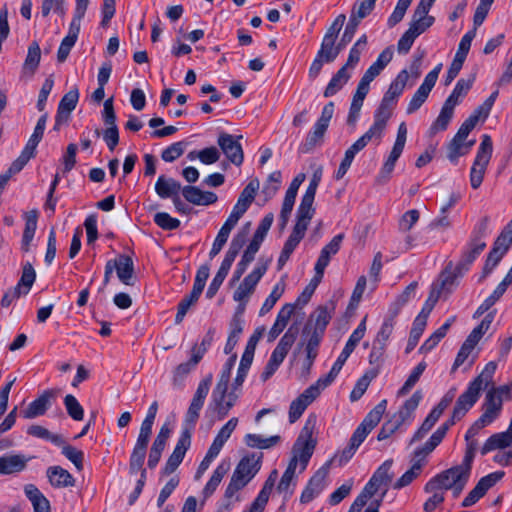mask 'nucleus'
<instances>
[{"label":"nucleus","instance_id":"f257e3e1","mask_svg":"<svg viewBox=\"0 0 512 512\" xmlns=\"http://www.w3.org/2000/svg\"><path fill=\"white\" fill-rule=\"evenodd\" d=\"M496 368L497 365L494 362L486 364L482 372L468 384L467 389L456 400L451 418L442 423L422 447H419L414 451L412 457L413 460H421L422 466L425 464L426 456L443 441L448 430L455 424V422L462 419L476 404L481 391L486 389L492 383Z\"/></svg>","mask_w":512,"mask_h":512},{"label":"nucleus","instance_id":"f03ea898","mask_svg":"<svg viewBox=\"0 0 512 512\" xmlns=\"http://www.w3.org/2000/svg\"><path fill=\"white\" fill-rule=\"evenodd\" d=\"M212 380L213 376L210 373L198 384L196 392L186 412L183 429L172 454L169 456L165 466L162 469V474L170 475L174 473L182 463L186 452L190 448L192 431L194 430L199 419L200 411L209 393Z\"/></svg>","mask_w":512,"mask_h":512},{"label":"nucleus","instance_id":"7ed1b4c3","mask_svg":"<svg viewBox=\"0 0 512 512\" xmlns=\"http://www.w3.org/2000/svg\"><path fill=\"white\" fill-rule=\"evenodd\" d=\"M488 227V216H484L475 224L470 234L469 240L462 249L460 259L454 270L452 272H448V269L452 267V262H450L443 272L442 276L444 278L441 284L442 288L453 285L458 277L463 276L467 271L470 270L471 265L486 247L485 238L488 235Z\"/></svg>","mask_w":512,"mask_h":512},{"label":"nucleus","instance_id":"20e7f679","mask_svg":"<svg viewBox=\"0 0 512 512\" xmlns=\"http://www.w3.org/2000/svg\"><path fill=\"white\" fill-rule=\"evenodd\" d=\"M316 422V415L308 416L301 433L292 447V458L289 464H293L294 462L296 468L299 465L300 473L307 468L316 446V440L312 437Z\"/></svg>","mask_w":512,"mask_h":512},{"label":"nucleus","instance_id":"39448f33","mask_svg":"<svg viewBox=\"0 0 512 512\" xmlns=\"http://www.w3.org/2000/svg\"><path fill=\"white\" fill-rule=\"evenodd\" d=\"M492 151V140L489 135L484 134L470 170V184L473 189L481 186Z\"/></svg>","mask_w":512,"mask_h":512},{"label":"nucleus","instance_id":"423d86ee","mask_svg":"<svg viewBox=\"0 0 512 512\" xmlns=\"http://www.w3.org/2000/svg\"><path fill=\"white\" fill-rule=\"evenodd\" d=\"M259 189V181L251 180L240 193L236 204L234 205L230 215L224 222L230 228H234L240 218L246 213L250 205L255 199Z\"/></svg>","mask_w":512,"mask_h":512},{"label":"nucleus","instance_id":"0eeeda50","mask_svg":"<svg viewBox=\"0 0 512 512\" xmlns=\"http://www.w3.org/2000/svg\"><path fill=\"white\" fill-rule=\"evenodd\" d=\"M331 315L326 307H319L308 320L303 329V335L307 336V341L320 344Z\"/></svg>","mask_w":512,"mask_h":512},{"label":"nucleus","instance_id":"6e6552de","mask_svg":"<svg viewBox=\"0 0 512 512\" xmlns=\"http://www.w3.org/2000/svg\"><path fill=\"white\" fill-rule=\"evenodd\" d=\"M326 387L319 384L317 380L314 384L305 389L296 399H294L289 407V422H296L304 413L306 408L320 395L321 391Z\"/></svg>","mask_w":512,"mask_h":512},{"label":"nucleus","instance_id":"1a4fd4ad","mask_svg":"<svg viewBox=\"0 0 512 512\" xmlns=\"http://www.w3.org/2000/svg\"><path fill=\"white\" fill-rule=\"evenodd\" d=\"M242 135L234 136L227 132H221L217 139V144L226 158L235 166L242 165L244 153L239 140Z\"/></svg>","mask_w":512,"mask_h":512},{"label":"nucleus","instance_id":"9d476101","mask_svg":"<svg viewBox=\"0 0 512 512\" xmlns=\"http://www.w3.org/2000/svg\"><path fill=\"white\" fill-rule=\"evenodd\" d=\"M505 476L504 471H495L482 477L475 487L468 493L462 501V507L467 508L478 502L487 491L496 485Z\"/></svg>","mask_w":512,"mask_h":512},{"label":"nucleus","instance_id":"9b49d317","mask_svg":"<svg viewBox=\"0 0 512 512\" xmlns=\"http://www.w3.org/2000/svg\"><path fill=\"white\" fill-rule=\"evenodd\" d=\"M268 269L267 263L257 265L241 282L233 294V299L237 302H243L254 292L258 282L264 276Z\"/></svg>","mask_w":512,"mask_h":512},{"label":"nucleus","instance_id":"f8f14e48","mask_svg":"<svg viewBox=\"0 0 512 512\" xmlns=\"http://www.w3.org/2000/svg\"><path fill=\"white\" fill-rule=\"evenodd\" d=\"M467 469V476L470 477L471 469L469 466H466L463 462L460 465L453 466L433 477L429 480L424 490L427 493H431L434 490H442L444 489V484H449L454 482L457 479V476L464 473Z\"/></svg>","mask_w":512,"mask_h":512},{"label":"nucleus","instance_id":"ddd939ff","mask_svg":"<svg viewBox=\"0 0 512 512\" xmlns=\"http://www.w3.org/2000/svg\"><path fill=\"white\" fill-rule=\"evenodd\" d=\"M79 100V91L75 87L69 90L60 100L55 115L54 129L59 130L61 125L66 124L71 112L76 108Z\"/></svg>","mask_w":512,"mask_h":512},{"label":"nucleus","instance_id":"4468645a","mask_svg":"<svg viewBox=\"0 0 512 512\" xmlns=\"http://www.w3.org/2000/svg\"><path fill=\"white\" fill-rule=\"evenodd\" d=\"M328 465L319 468L308 481L307 486L302 491L300 502L307 504L318 496L325 488V480L328 475Z\"/></svg>","mask_w":512,"mask_h":512},{"label":"nucleus","instance_id":"2eb2a0df","mask_svg":"<svg viewBox=\"0 0 512 512\" xmlns=\"http://www.w3.org/2000/svg\"><path fill=\"white\" fill-rule=\"evenodd\" d=\"M248 483L249 481H247L244 477H241L237 473L233 472L230 482L226 487L223 502L218 508V512H230L233 508L232 498L236 496L235 501H240V497L236 494Z\"/></svg>","mask_w":512,"mask_h":512},{"label":"nucleus","instance_id":"dca6fc26","mask_svg":"<svg viewBox=\"0 0 512 512\" xmlns=\"http://www.w3.org/2000/svg\"><path fill=\"white\" fill-rule=\"evenodd\" d=\"M54 397L55 394L52 390H45L21 412L22 417L25 419H33L44 415L51 406V400Z\"/></svg>","mask_w":512,"mask_h":512},{"label":"nucleus","instance_id":"f3484780","mask_svg":"<svg viewBox=\"0 0 512 512\" xmlns=\"http://www.w3.org/2000/svg\"><path fill=\"white\" fill-rule=\"evenodd\" d=\"M182 195L186 201L198 206H208L214 204L218 200V197L214 192L203 191L192 185L184 186L182 188Z\"/></svg>","mask_w":512,"mask_h":512},{"label":"nucleus","instance_id":"a211bd4d","mask_svg":"<svg viewBox=\"0 0 512 512\" xmlns=\"http://www.w3.org/2000/svg\"><path fill=\"white\" fill-rule=\"evenodd\" d=\"M298 330L292 326L282 336L277 346L273 350L269 360L278 366L282 364L292 345L297 338Z\"/></svg>","mask_w":512,"mask_h":512},{"label":"nucleus","instance_id":"6ab92c4d","mask_svg":"<svg viewBox=\"0 0 512 512\" xmlns=\"http://www.w3.org/2000/svg\"><path fill=\"white\" fill-rule=\"evenodd\" d=\"M32 457L22 454H6L0 457V475L22 472Z\"/></svg>","mask_w":512,"mask_h":512},{"label":"nucleus","instance_id":"aec40b11","mask_svg":"<svg viewBox=\"0 0 512 512\" xmlns=\"http://www.w3.org/2000/svg\"><path fill=\"white\" fill-rule=\"evenodd\" d=\"M502 409L503 404L501 403L500 398L488 389L482 403L483 412L480 416L481 421L487 422L490 425L500 416Z\"/></svg>","mask_w":512,"mask_h":512},{"label":"nucleus","instance_id":"412c9836","mask_svg":"<svg viewBox=\"0 0 512 512\" xmlns=\"http://www.w3.org/2000/svg\"><path fill=\"white\" fill-rule=\"evenodd\" d=\"M430 9V7L418 3L417 7L414 10L413 18L409 25V28L417 36L425 32L429 27L433 25L435 21V18L433 16L428 15Z\"/></svg>","mask_w":512,"mask_h":512},{"label":"nucleus","instance_id":"4be33fe9","mask_svg":"<svg viewBox=\"0 0 512 512\" xmlns=\"http://www.w3.org/2000/svg\"><path fill=\"white\" fill-rule=\"evenodd\" d=\"M262 457V453L243 457L237 464L234 472L250 482L261 468Z\"/></svg>","mask_w":512,"mask_h":512},{"label":"nucleus","instance_id":"5701e85b","mask_svg":"<svg viewBox=\"0 0 512 512\" xmlns=\"http://www.w3.org/2000/svg\"><path fill=\"white\" fill-rule=\"evenodd\" d=\"M46 475L50 485L54 488L73 487L76 482L72 474L61 466L48 467Z\"/></svg>","mask_w":512,"mask_h":512},{"label":"nucleus","instance_id":"b1692460","mask_svg":"<svg viewBox=\"0 0 512 512\" xmlns=\"http://www.w3.org/2000/svg\"><path fill=\"white\" fill-rule=\"evenodd\" d=\"M115 261L116 273L119 280L128 286H133L135 282L134 277V263L130 256L121 254L116 259H112Z\"/></svg>","mask_w":512,"mask_h":512},{"label":"nucleus","instance_id":"393cba45","mask_svg":"<svg viewBox=\"0 0 512 512\" xmlns=\"http://www.w3.org/2000/svg\"><path fill=\"white\" fill-rule=\"evenodd\" d=\"M369 92V84L360 80L350 105L347 123L354 125L359 118L364 99Z\"/></svg>","mask_w":512,"mask_h":512},{"label":"nucleus","instance_id":"a878e982","mask_svg":"<svg viewBox=\"0 0 512 512\" xmlns=\"http://www.w3.org/2000/svg\"><path fill=\"white\" fill-rule=\"evenodd\" d=\"M155 192L162 199H174L182 192V187L177 180L160 175L155 183Z\"/></svg>","mask_w":512,"mask_h":512},{"label":"nucleus","instance_id":"bb28decb","mask_svg":"<svg viewBox=\"0 0 512 512\" xmlns=\"http://www.w3.org/2000/svg\"><path fill=\"white\" fill-rule=\"evenodd\" d=\"M393 51L391 47L385 48L378 56L377 60L365 71L360 80L370 83L381 73V71L391 62Z\"/></svg>","mask_w":512,"mask_h":512},{"label":"nucleus","instance_id":"cd10ccee","mask_svg":"<svg viewBox=\"0 0 512 512\" xmlns=\"http://www.w3.org/2000/svg\"><path fill=\"white\" fill-rule=\"evenodd\" d=\"M24 493L33 506L34 512H50L51 506L45 495L34 485L24 486Z\"/></svg>","mask_w":512,"mask_h":512},{"label":"nucleus","instance_id":"c85d7f7f","mask_svg":"<svg viewBox=\"0 0 512 512\" xmlns=\"http://www.w3.org/2000/svg\"><path fill=\"white\" fill-rule=\"evenodd\" d=\"M295 305L294 304H285L277 314L276 320L271 327L268 335L269 341H274L280 333L287 326L292 314L294 313Z\"/></svg>","mask_w":512,"mask_h":512},{"label":"nucleus","instance_id":"c756f323","mask_svg":"<svg viewBox=\"0 0 512 512\" xmlns=\"http://www.w3.org/2000/svg\"><path fill=\"white\" fill-rule=\"evenodd\" d=\"M409 74L407 70H402L398 73L396 78L391 82L388 90L383 96V100L390 102L394 105L397 104L399 96L403 93L406 83L408 81Z\"/></svg>","mask_w":512,"mask_h":512},{"label":"nucleus","instance_id":"7c9ffc66","mask_svg":"<svg viewBox=\"0 0 512 512\" xmlns=\"http://www.w3.org/2000/svg\"><path fill=\"white\" fill-rule=\"evenodd\" d=\"M353 349L350 348L349 346H347L345 344L342 352L340 353V355L338 356V358L336 359V361L334 362L332 368L330 369L329 373L325 376H322L318 379L319 381V384H323L324 387H328L330 386L334 380L336 379V377L338 376V374L340 373L342 367L344 366L345 362L347 361V359L349 358V356L353 353Z\"/></svg>","mask_w":512,"mask_h":512},{"label":"nucleus","instance_id":"2f4dec72","mask_svg":"<svg viewBox=\"0 0 512 512\" xmlns=\"http://www.w3.org/2000/svg\"><path fill=\"white\" fill-rule=\"evenodd\" d=\"M427 324V315L424 314V309L414 319L409 339L406 346V353H410L418 344L420 337L422 336L424 329Z\"/></svg>","mask_w":512,"mask_h":512},{"label":"nucleus","instance_id":"473e14b6","mask_svg":"<svg viewBox=\"0 0 512 512\" xmlns=\"http://www.w3.org/2000/svg\"><path fill=\"white\" fill-rule=\"evenodd\" d=\"M41 59V49L37 42H32L27 51V55L22 67V73L32 76L38 68Z\"/></svg>","mask_w":512,"mask_h":512},{"label":"nucleus","instance_id":"72a5a7b5","mask_svg":"<svg viewBox=\"0 0 512 512\" xmlns=\"http://www.w3.org/2000/svg\"><path fill=\"white\" fill-rule=\"evenodd\" d=\"M202 292H203V289L193 285V288H192V291L190 292V294L186 295L178 303L177 313H176V316H175V323L176 324H180L183 321V319H184L185 315L187 314L189 308L198 301V299L201 296Z\"/></svg>","mask_w":512,"mask_h":512},{"label":"nucleus","instance_id":"f704fd0d","mask_svg":"<svg viewBox=\"0 0 512 512\" xmlns=\"http://www.w3.org/2000/svg\"><path fill=\"white\" fill-rule=\"evenodd\" d=\"M229 464L228 463H220L216 469L213 471L212 476L210 477L209 481L206 483L205 487L203 488L202 494L205 499L212 496V494L216 491L217 487L221 483L224 476L229 471Z\"/></svg>","mask_w":512,"mask_h":512},{"label":"nucleus","instance_id":"c9c22d12","mask_svg":"<svg viewBox=\"0 0 512 512\" xmlns=\"http://www.w3.org/2000/svg\"><path fill=\"white\" fill-rule=\"evenodd\" d=\"M454 107L444 103L438 117L431 124L429 128L430 135H435L438 132L445 131L454 115Z\"/></svg>","mask_w":512,"mask_h":512},{"label":"nucleus","instance_id":"e433bc0d","mask_svg":"<svg viewBox=\"0 0 512 512\" xmlns=\"http://www.w3.org/2000/svg\"><path fill=\"white\" fill-rule=\"evenodd\" d=\"M512 444V438L505 432L492 434L484 443L481 448V454L487 453L496 449H504Z\"/></svg>","mask_w":512,"mask_h":512},{"label":"nucleus","instance_id":"4c0bfd02","mask_svg":"<svg viewBox=\"0 0 512 512\" xmlns=\"http://www.w3.org/2000/svg\"><path fill=\"white\" fill-rule=\"evenodd\" d=\"M326 131L327 128L315 123L312 130L307 134L304 142L300 145V151L302 153L311 152L316 146L323 142Z\"/></svg>","mask_w":512,"mask_h":512},{"label":"nucleus","instance_id":"58836bf2","mask_svg":"<svg viewBox=\"0 0 512 512\" xmlns=\"http://www.w3.org/2000/svg\"><path fill=\"white\" fill-rule=\"evenodd\" d=\"M474 78L471 79H464L461 78L457 81L453 91L448 96V98L445 100L444 103L456 107L460 102L461 99L464 98L469 90L471 89L473 85Z\"/></svg>","mask_w":512,"mask_h":512},{"label":"nucleus","instance_id":"ea45409f","mask_svg":"<svg viewBox=\"0 0 512 512\" xmlns=\"http://www.w3.org/2000/svg\"><path fill=\"white\" fill-rule=\"evenodd\" d=\"M350 77L351 75L346 70V67H341L337 73L333 75L326 86L324 90V97L329 98L334 96L349 81Z\"/></svg>","mask_w":512,"mask_h":512},{"label":"nucleus","instance_id":"a19ab883","mask_svg":"<svg viewBox=\"0 0 512 512\" xmlns=\"http://www.w3.org/2000/svg\"><path fill=\"white\" fill-rule=\"evenodd\" d=\"M281 440L279 435L264 438L260 434L248 433L244 437L245 444L250 448L269 449L277 445Z\"/></svg>","mask_w":512,"mask_h":512},{"label":"nucleus","instance_id":"79ce46f5","mask_svg":"<svg viewBox=\"0 0 512 512\" xmlns=\"http://www.w3.org/2000/svg\"><path fill=\"white\" fill-rule=\"evenodd\" d=\"M36 279V272L31 263L26 262L22 267V275L17 285L14 287L21 294L27 295Z\"/></svg>","mask_w":512,"mask_h":512},{"label":"nucleus","instance_id":"37998d69","mask_svg":"<svg viewBox=\"0 0 512 512\" xmlns=\"http://www.w3.org/2000/svg\"><path fill=\"white\" fill-rule=\"evenodd\" d=\"M243 332V320L240 316L234 315L230 323V333L224 347L225 354H231L234 350L240 335Z\"/></svg>","mask_w":512,"mask_h":512},{"label":"nucleus","instance_id":"c03bdc74","mask_svg":"<svg viewBox=\"0 0 512 512\" xmlns=\"http://www.w3.org/2000/svg\"><path fill=\"white\" fill-rule=\"evenodd\" d=\"M386 408L387 400L383 399L365 416L360 425L364 426V428L371 432L381 421Z\"/></svg>","mask_w":512,"mask_h":512},{"label":"nucleus","instance_id":"a18cd8bd","mask_svg":"<svg viewBox=\"0 0 512 512\" xmlns=\"http://www.w3.org/2000/svg\"><path fill=\"white\" fill-rule=\"evenodd\" d=\"M454 318L448 319L442 326H440L419 348L420 353H428L445 337L449 330Z\"/></svg>","mask_w":512,"mask_h":512},{"label":"nucleus","instance_id":"49530a36","mask_svg":"<svg viewBox=\"0 0 512 512\" xmlns=\"http://www.w3.org/2000/svg\"><path fill=\"white\" fill-rule=\"evenodd\" d=\"M341 51L342 49L336 44V40L323 37L317 56L323 58L326 63H331L337 58Z\"/></svg>","mask_w":512,"mask_h":512},{"label":"nucleus","instance_id":"de8ad7c7","mask_svg":"<svg viewBox=\"0 0 512 512\" xmlns=\"http://www.w3.org/2000/svg\"><path fill=\"white\" fill-rule=\"evenodd\" d=\"M427 367V364L425 361H421L419 364H417L416 367L411 371L410 375L404 382L403 386L398 390L397 396H405L407 395L411 389L416 385V383L419 381L421 375L425 371Z\"/></svg>","mask_w":512,"mask_h":512},{"label":"nucleus","instance_id":"09e8293b","mask_svg":"<svg viewBox=\"0 0 512 512\" xmlns=\"http://www.w3.org/2000/svg\"><path fill=\"white\" fill-rule=\"evenodd\" d=\"M396 105L386 102L385 100H381L379 106L374 112V124L378 125L379 127L386 129L388 120L392 116V112L394 110Z\"/></svg>","mask_w":512,"mask_h":512},{"label":"nucleus","instance_id":"8fccbe9b","mask_svg":"<svg viewBox=\"0 0 512 512\" xmlns=\"http://www.w3.org/2000/svg\"><path fill=\"white\" fill-rule=\"evenodd\" d=\"M27 433L31 436L50 441L56 446H61L64 444V439L61 435L53 434L41 425H31L27 429Z\"/></svg>","mask_w":512,"mask_h":512},{"label":"nucleus","instance_id":"3c124183","mask_svg":"<svg viewBox=\"0 0 512 512\" xmlns=\"http://www.w3.org/2000/svg\"><path fill=\"white\" fill-rule=\"evenodd\" d=\"M441 417V414L438 411L432 409L430 413L427 415L419 429L414 433L411 438L410 444L417 442L425 437V435L433 428L436 422Z\"/></svg>","mask_w":512,"mask_h":512},{"label":"nucleus","instance_id":"603ef678","mask_svg":"<svg viewBox=\"0 0 512 512\" xmlns=\"http://www.w3.org/2000/svg\"><path fill=\"white\" fill-rule=\"evenodd\" d=\"M447 149V158L451 163L457 164L459 157L464 156L469 152V145H464V140L454 136L448 144Z\"/></svg>","mask_w":512,"mask_h":512},{"label":"nucleus","instance_id":"864d4df0","mask_svg":"<svg viewBox=\"0 0 512 512\" xmlns=\"http://www.w3.org/2000/svg\"><path fill=\"white\" fill-rule=\"evenodd\" d=\"M377 375L378 369H370L367 371L365 375L357 381L354 389L352 390L350 394L351 401L359 400L368 388L370 381L377 377Z\"/></svg>","mask_w":512,"mask_h":512},{"label":"nucleus","instance_id":"5fc2aeb1","mask_svg":"<svg viewBox=\"0 0 512 512\" xmlns=\"http://www.w3.org/2000/svg\"><path fill=\"white\" fill-rule=\"evenodd\" d=\"M377 0H357L354 4L350 18H354L357 22L367 17L374 9Z\"/></svg>","mask_w":512,"mask_h":512},{"label":"nucleus","instance_id":"6e6d98bb","mask_svg":"<svg viewBox=\"0 0 512 512\" xmlns=\"http://www.w3.org/2000/svg\"><path fill=\"white\" fill-rule=\"evenodd\" d=\"M393 460L388 459L384 461L372 475V479L375 480L380 486H384L385 490H388L389 483L392 481V474L390 469L392 467Z\"/></svg>","mask_w":512,"mask_h":512},{"label":"nucleus","instance_id":"4d7b16f0","mask_svg":"<svg viewBox=\"0 0 512 512\" xmlns=\"http://www.w3.org/2000/svg\"><path fill=\"white\" fill-rule=\"evenodd\" d=\"M79 33L76 31H73L71 29L68 30V34L63 38L61 41V44L58 48L57 52V60L59 62H64L67 57L69 56V53L73 46L75 45L77 39H78Z\"/></svg>","mask_w":512,"mask_h":512},{"label":"nucleus","instance_id":"13d9d810","mask_svg":"<svg viewBox=\"0 0 512 512\" xmlns=\"http://www.w3.org/2000/svg\"><path fill=\"white\" fill-rule=\"evenodd\" d=\"M494 319L493 313H488L484 319L481 321V323L475 327L472 332L468 335L466 340L476 346L482 336L486 333V331L489 329L492 321Z\"/></svg>","mask_w":512,"mask_h":512},{"label":"nucleus","instance_id":"bf43d9fd","mask_svg":"<svg viewBox=\"0 0 512 512\" xmlns=\"http://www.w3.org/2000/svg\"><path fill=\"white\" fill-rule=\"evenodd\" d=\"M412 466L406 471L394 484L395 489H401L407 485H409L420 473L422 469L421 460H411Z\"/></svg>","mask_w":512,"mask_h":512},{"label":"nucleus","instance_id":"052dcab7","mask_svg":"<svg viewBox=\"0 0 512 512\" xmlns=\"http://www.w3.org/2000/svg\"><path fill=\"white\" fill-rule=\"evenodd\" d=\"M284 290H285V284L282 281L277 283L273 287L271 293L265 299V301H264V303H263V305H262V307L260 309V315L261 316H263L266 313H268L274 307L276 302L281 298L282 294L284 293Z\"/></svg>","mask_w":512,"mask_h":512},{"label":"nucleus","instance_id":"680f3d73","mask_svg":"<svg viewBox=\"0 0 512 512\" xmlns=\"http://www.w3.org/2000/svg\"><path fill=\"white\" fill-rule=\"evenodd\" d=\"M64 405L68 415L75 421H81L84 417V409L75 396L68 394L64 398Z\"/></svg>","mask_w":512,"mask_h":512},{"label":"nucleus","instance_id":"e2e57ef3","mask_svg":"<svg viewBox=\"0 0 512 512\" xmlns=\"http://www.w3.org/2000/svg\"><path fill=\"white\" fill-rule=\"evenodd\" d=\"M154 223L166 231L176 230L180 227V221L171 217L167 212H158L153 217Z\"/></svg>","mask_w":512,"mask_h":512},{"label":"nucleus","instance_id":"0e129e2a","mask_svg":"<svg viewBox=\"0 0 512 512\" xmlns=\"http://www.w3.org/2000/svg\"><path fill=\"white\" fill-rule=\"evenodd\" d=\"M146 453V448L134 446L129 461V470L131 474H136L141 469H144L143 464L146 457Z\"/></svg>","mask_w":512,"mask_h":512},{"label":"nucleus","instance_id":"69168bd1","mask_svg":"<svg viewBox=\"0 0 512 512\" xmlns=\"http://www.w3.org/2000/svg\"><path fill=\"white\" fill-rule=\"evenodd\" d=\"M232 229L233 228H230V226L226 225L225 223L222 225L209 252L211 259L214 258L222 250L223 246L226 244L229 238Z\"/></svg>","mask_w":512,"mask_h":512},{"label":"nucleus","instance_id":"338daca9","mask_svg":"<svg viewBox=\"0 0 512 512\" xmlns=\"http://www.w3.org/2000/svg\"><path fill=\"white\" fill-rule=\"evenodd\" d=\"M60 447H62V454L75 465L78 471H81L83 469L84 453L65 443Z\"/></svg>","mask_w":512,"mask_h":512},{"label":"nucleus","instance_id":"774afa93","mask_svg":"<svg viewBox=\"0 0 512 512\" xmlns=\"http://www.w3.org/2000/svg\"><path fill=\"white\" fill-rule=\"evenodd\" d=\"M185 146L184 141L172 143L162 151L161 158L165 162H173L184 153Z\"/></svg>","mask_w":512,"mask_h":512}]
</instances>
